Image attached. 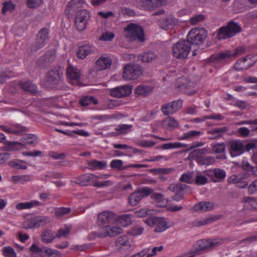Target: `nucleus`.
<instances>
[{"instance_id": "15", "label": "nucleus", "mask_w": 257, "mask_h": 257, "mask_svg": "<svg viewBox=\"0 0 257 257\" xmlns=\"http://www.w3.org/2000/svg\"><path fill=\"white\" fill-rule=\"evenodd\" d=\"M81 75L80 70L77 67L69 65L67 68V78L73 85L79 84Z\"/></svg>"}, {"instance_id": "62", "label": "nucleus", "mask_w": 257, "mask_h": 257, "mask_svg": "<svg viewBox=\"0 0 257 257\" xmlns=\"http://www.w3.org/2000/svg\"><path fill=\"white\" fill-rule=\"evenodd\" d=\"M144 231V228L141 226H136L134 227L131 230V233L135 236L141 235Z\"/></svg>"}, {"instance_id": "24", "label": "nucleus", "mask_w": 257, "mask_h": 257, "mask_svg": "<svg viewBox=\"0 0 257 257\" xmlns=\"http://www.w3.org/2000/svg\"><path fill=\"white\" fill-rule=\"evenodd\" d=\"M94 50L95 49L93 47L89 45H84L78 48L76 52V55L78 58L84 59Z\"/></svg>"}, {"instance_id": "6", "label": "nucleus", "mask_w": 257, "mask_h": 257, "mask_svg": "<svg viewBox=\"0 0 257 257\" xmlns=\"http://www.w3.org/2000/svg\"><path fill=\"white\" fill-rule=\"evenodd\" d=\"M206 152L205 149L195 150L189 154L188 158L195 160L199 164L210 165L214 162L215 160L212 157L205 156L204 155Z\"/></svg>"}, {"instance_id": "29", "label": "nucleus", "mask_w": 257, "mask_h": 257, "mask_svg": "<svg viewBox=\"0 0 257 257\" xmlns=\"http://www.w3.org/2000/svg\"><path fill=\"white\" fill-rule=\"evenodd\" d=\"M178 21L174 16L171 15L161 22V25L162 28L165 29H172L178 25Z\"/></svg>"}, {"instance_id": "20", "label": "nucleus", "mask_w": 257, "mask_h": 257, "mask_svg": "<svg viewBox=\"0 0 257 257\" xmlns=\"http://www.w3.org/2000/svg\"><path fill=\"white\" fill-rule=\"evenodd\" d=\"M95 178V175L85 173L78 176L76 178V182L83 186L92 185L94 186Z\"/></svg>"}, {"instance_id": "17", "label": "nucleus", "mask_w": 257, "mask_h": 257, "mask_svg": "<svg viewBox=\"0 0 257 257\" xmlns=\"http://www.w3.org/2000/svg\"><path fill=\"white\" fill-rule=\"evenodd\" d=\"M182 106L181 100H176L165 104L162 106V110L165 115L172 114L177 112Z\"/></svg>"}, {"instance_id": "13", "label": "nucleus", "mask_w": 257, "mask_h": 257, "mask_svg": "<svg viewBox=\"0 0 257 257\" xmlns=\"http://www.w3.org/2000/svg\"><path fill=\"white\" fill-rule=\"evenodd\" d=\"M89 17V12L85 10H81L76 13L75 24L78 30L81 31L85 29Z\"/></svg>"}, {"instance_id": "49", "label": "nucleus", "mask_w": 257, "mask_h": 257, "mask_svg": "<svg viewBox=\"0 0 257 257\" xmlns=\"http://www.w3.org/2000/svg\"><path fill=\"white\" fill-rule=\"evenodd\" d=\"M202 133L200 131H191L183 134V135L180 138V140H187L189 139L196 138L200 136Z\"/></svg>"}, {"instance_id": "9", "label": "nucleus", "mask_w": 257, "mask_h": 257, "mask_svg": "<svg viewBox=\"0 0 257 257\" xmlns=\"http://www.w3.org/2000/svg\"><path fill=\"white\" fill-rule=\"evenodd\" d=\"M116 224L114 221L112 223L108 225L101 227L98 232H93L94 237H103L107 236H114L122 232V229L120 227L115 226Z\"/></svg>"}, {"instance_id": "16", "label": "nucleus", "mask_w": 257, "mask_h": 257, "mask_svg": "<svg viewBox=\"0 0 257 257\" xmlns=\"http://www.w3.org/2000/svg\"><path fill=\"white\" fill-rule=\"evenodd\" d=\"M115 220V214L111 211L102 212L98 216V222L101 227L112 223Z\"/></svg>"}, {"instance_id": "57", "label": "nucleus", "mask_w": 257, "mask_h": 257, "mask_svg": "<svg viewBox=\"0 0 257 257\" xmlns=\"http://www.w3.org/2000/svg\"><path fill=\"white\" fill-rule=\"evenodd\" d=\"M182 147V144L179 142L170 143L162 145V148L164 150L180 148Z\"/></svg>"}, {"instance_id": "36", "label": "nucleus", "mask_w": 257, "mask_h": 257, "mask_svg": "<svg viewBox=\"0 0 257 257\" xmlns=\"http://www.w3.org/2000/svg\"><path fill=\"white\" fill-rule=\"evenodd\" d=\"M32 177L30 175H14L11 177L10 181L14 184L21 183L24 184L26 182L31 181Z\"/></svg>"}, {"instance_id": "4", "label": "nucleus", "mask_w": 257, "mask_h": 257, "mask_svg": "<svg viewBox=\"0 0 257 257\" xmlns=\"http://www.w3.org/2000/svg\"><path fill=\"white\" fill-rule=\"evenodd\" d=\"M126 37L130 41L143 42L145 40L144 33L142 28L136 24H130L125 28Z\"/></svg>"}, {"instance_id": "10", "label": "nucleus", "mask_w": 257, "mask_h": 257, "mask_svg": "<svg viewBox=\"0 0 257 257\" xmlns=\"http://www.w3.org/2000/svg\"><path fill=\"white\" fill-rule=\"evenodd\" d=\"M142 74V70L139 65L128 64L124 67L122 76L125 80H135L139 78Z\"/></svg>"}, {"instance_id": "11", "label": "nucleus", "mask_w": 257, "mask_h": 257, "mask_svg": "<svg viewBox=\"0 0 257 257\" xmlns=\"http://www.w3.org/2000/svg\"><path fill=\"white\" fill-rule=\"evenodd\" d=\"M153 190L148 187H143L132 193L128 198V202L131 206L137 205L145 196L151 194Z\"/></svg>"}, {"instance_id": "18", "label": "nucleus", "mask_w": 257, "mask_h": 257, "mask_svg": "<svg viewBox=\"0 0 257 257\" xmlns=\"http://www.w3.org/2000/svg\"><path fill=\"white\" fill-rule=\"evenodd\" d=\"M230 154L231 157H235L242 154L244 151L242 143L237 140H233L229 143Z\"/></svg>"}, {"instance_id": "54", "label": "nucleus", "mask_w": 257, "mask_h": 257, "mask_svg": "<svg viewBox=\"0 0 257 257\" xmlns=\"http://www.w3.org/2000/svg\"><path fill=\"white\" fill-rule=\"evenodd\" d=\"M15 8V6L11 1H7L3 3V7L2 8V13L4 14L8 12L13 11Z\"/></svg>"}, {"instance_id": "27", "label": "nucleus", "mask_w": 257, "mask_h": 257, "mask_svg": "<svg viewBox=\"0 0 257 257\" xmlns=\"http://www.w3.org/2000/svg\"><path fill=\"white\" fill-rule=\"evenodd\" d=\"M245 176L240 174H234L228 178L227 180L229 183L230 184H237L238 183V187L240 188H244L247 185V183L245 181L242 180L246 178Z\"/></svg>"}, {"instance_id": "39", "label": "nucleus", "mask_w": 257, "mask_h": 257, "mask_svg": "<svg viewBox=\"0 0 257 257\" xmlns=\"http://www.w3.org/2000/svg\"><path fill=\"white\" fill-rule=\"evenodd\" d=\"M88 165L92 170H100L106 168L107 166V163L105 161L92 160L88 163Z\"/></svg>"}, {"instance_id": "55", "label": "nucleus", "mask_w": 257, "mask_h": 257, "mask_svg": "<svg viewBox=\"0 0 257 257\" xmlns=\"http://www.w3.org/2000/svg\"><path fill=\"white\" fill-rule=\"evenodd\" d=\"M180 180L181 182L191 184L194 181L193 174L190 172L184 173L181 176Z\"/></svg>"}, {"instance_id": "22", "label": "nucleus", "mask_w": 257, "mask_h": 257, "mask_svg": "<svg viewBox=\"0 0 257 257\" xmlns=\"http://www.w3.org/2000/svg\"><path fill=\"white\" fill-rule=\"evenodd\" d=\"M221 240L219 239L211 240L201 239L197 242L199 249H205L206 248L214 247L219 245Z\"/></svg>"}, {"instance_id": "12", "label": "nucleus", "mask_w": 257, "mask_h": 257, "mask_svg": "<svg viewBox=\"0 0 257 257\" xmlns=\"http://www.w3.org/2000/svg\"><path fill=\"white\" fill-rule=\"evenodd\" d=\"M60 79V72L57 70H52L47 73L41 84L46 87L54 88L59 83Z\"/></svg>"}, {"instance_id": "53", "label": "nucleus", "mask_w": 257, "mask_h": 257, "mask_svg": "<svg viewBox=\"0 0 257 257\" xmlns=\"http://www.w3.org/2000/svg\"><path fill=\"white\" fill-rule=\"evenodd\" d=\"M215 179L213 180L214 182H219L221 179H224L226 176V173L223 170L220 169H215L213 171Z\"/></svg>"}, {"instance_id": "19", "label": "nucleus", "mask_w": 257, "mask_h": 257, "mask_svg": "<svg viewBox=\"0 0 257 257\" xmlns=\"http://www.w3.org/2000/svg\"><path fill=\"white\" fill-rule=\"evenodd\" d=\"M132 92V88L129 86H122L110 89V93L112 96L122 97L129 95Z\"/></svg>"}, {"instance_id": "37", "label": "nucleus", "mask_w": 257, "mask_h": 257, "mask_svg": "<svg viewBox=\"0 0 257 257\" xmlns=\"http://www.w3.org/2000/svg\"><path fill=\"white\" fill-rule=\"evenodd\" d=\"M23 144L17 143V144L20 146L27 145L35 146L38 143V140L36 136L32 134H29L23 137Z\"/></svg>"}, {"instance_id": "41", "label": "nucleus", "mask_w": 257, "mask_h": 257, "mask_svg": "<svg viewBox=\"0 0 257 257\" xmlns=\"http://www.w3.org/2000/svg\"><path fill=\"white\" fill-rule=\"evenodd\" d=\"M139 4L140 6L148 10H152L158 7L154 0H140Z\"/></svg>"}, {"instance_id": "2", "label": "nucleus", "mask_w": 257, "mask_h": 257, "mask_svg": "<svg viewBox=\"0 0 257 257\" xmlns=\"http://www.w3.org/2000/svg\"><path fill=\"white\" fill-rule=\"evenodd\" d=\"M191 44L186 40H180L172 47L173 56L178 59H185L187 57Z\"/></svg>"}, {"instance_id": "51", "label": "nucleus", "mask_w": 257, "mask_h": 257, "mask_svg": "<svg viewBox=\"0 0 257 257\" xmlns=\"http://www.w3.org/2000/svg\"><path fill=\"white\" fill-rule=\"evenodd\" d=\"M16 126L19 127L20 128V130H16L15 128L12 127V126L11 127H8L5 126H1V127L4 131L8 133H12L15 134H17L21 132H24L25 131V128L22 125L17 124Z\"/></svg>"}, {"instance_id": "60", "label": "nucleus", "mask_w": 257, "mask_h": 257, "mask_svg": "<svg viewBox=\"0 0 257 257\" xmlns=\"http://www.w3.org/2000/svg\"><path fill=\"white\" fill-rule=\"evenodd\" d=\"M123 162L121 160H113L110 163V166L112 168H116L118 170H121Z\"/></svg>"}, {"instance_id": "59", "label": "nucleus", "mask_w": 257, "mask_h": 257, "mask_svg": "<svg viewBox=\"0 0 257 257\" xmlns=\"http://www.w3.org/2000/svg\"><path fill=\"white\" fill-rule=\"evenodd\" d=\"M70 211V208L59 207L56 209L55 214L58 217H61L67 214H68Z\"/></svg>"}, {"instance_id": "61", "label": "nucleus", "mask_w": 257, "mask_h": 257, "mask_svg": "<svg viewBox=\"0 0 257 257\" xmlns=\"http://www.w3.org/2000/svg\"><path fill=\"white\" fill-rule=\"evenodd\" d=\"M248 192L253 194L257 192V179L253 180L248 186Z\"/></svg>"}, {"instance_id": "34", "label": "nucleus", "mask_w": 257, "mask_h": 257, "mask_svg": "<svg viewBox=\"0 0 257 257\" xmlns=\"http://www.w3.org/2000/svg\"><path fill=\"white\" fill-rule=\"evenodd\" d=\"M214 204L211 202H201L194 205V209L196 211H208L212 210Z\"/></svg>"}, {"instance_id": "45", "label": "nucleus", "mask_w": 257, "mask_h": 257, "mask_svg": "<svg viewBox=\"0 0 257 257\" xmlns=\"http://www.w3.org/2000/svg\"><path fill=\"white\" fill-rule=\"evenodd\" d=\"M42 254L44 257L60 256V254L57 250L47 247H43V252Z\"/></svg>"}, {"instance_id": "32", "label": "nucleus", "mask_w": 257, "mask_h": 257, "mask_svg": "<svg viewBox=\"0 0 257 257\" xmlns=\"http://www.w3.org/2000/svg\"><path fill=\"white\" fill-rule=\"evenodd\" d=\"M164 127L168 130H173L178 127L179 122L173 117H167L162 122Z\"/></svg>"}, {"instance_id": "25", "label": "nucleus", "mask_w": 257, "mask_h": 257, "mask_svg": "<svg viewBox=\"0 0 257 257\" xmlns=\"http://www.w3.org/2000/svg\"><path fill=\"white\" fill-rule=\"evenodd\" d=\"M48 31L46 29H43L38 34L36 40V47L37 48L43 47L48 41Z\"/></svg>"}, {"instance_id": "63", "label": "nucleus", "mask_w": 257, "mask_h": 257, "mask_svg": "<svg viewBox=\"0 0 257 257\" xmlns=\"http://www.w3.org/2000/svg\"><path fill=\"white\" fill-rule=\"evenodd\" d=\"M132 125L127 124H120L115 127V130L118 132L119 134L126 133L127 131L128 130Z\"/></svg>"}, {"instance_id": "48", "label": "nucleus", "mask_w": 257, "mask_h": 257, "mask_svg": "<svg viewBox=\"0 0 257 257\" xmlns=\"http://www.w3.org/2000/svg\"><path fill=\"white\" fill-rule=\"evenodd\" d=\"M153 211V210L149 208H144L135 211L134 214L136 217L141 218L152 214Z\"/></svg>"}, {"instance_id": "43", "label": "nucleus", "mask_w": 257, "mask_h": 257, "mask_svg": "<svg viewBox=\"0 0 257 257\" xmlns=\"http://www.w3.org/2000/svg\"><path fill=\"white\" fill-rule=\"evenodd\" d=\"M71 228L72 226L71 225H64L58 230V233L56 234V236L58 238L67 237L69 234Z\"/></svg>"}, {"instance_id": "14", "label": "nucleus", "mask_w": 257, "mask_h": 257, "mask_svg": "<svg viewBox=\"0 0 257 257\" xmlns=\"http://www.w3.org/2000/svg\"><path fill=\"white\" fill-rule=\"evenodd\" d=\"M116 246L120 252H129L135 248L133 243L125 235L121 236L117 238L116 241Z\"/></svg>"}, {"instance_id": "42", "label": "nucleus", "mask_w": 257, "mask_h": 257, "mask_svg": "<svg viewBox=\"0 0 257 257\" xmlns=\"http://www.w3.org/2000/svg\"><path fill=\"white\" fill-rule=\"evenodd\" d=\"M141 60L144 62L151 63L157 59V55L153 52L144 53L141 56Z\"/></svg>"}, {"instance_id": "50", "label": "nucleus", "mask_w": 257, "mask_h": 257, "mask_svg": "<svg viewBox=\"0 0 257 257\" xmlns=\"http://www.w3.org/2000/svg\"><path fill=\"white\" fill-rule=\"evenodd\" d=\"M20 84L22 88L26 91H30L33 93H35L37 91L36 85L34 84H33L30 81L21 82Z\"/></svg>"}, {"instance_id": "35", "label": "nucleus", "mask_w": 257, "mask_h": 257, "mask_svg": "<svg viewBox=\"0 0 257 257\" xmlns=\"http://www.w3.org/2000/svg\"><path fill=\"white\" fill-rule=\"evenodd\" d=\"M207 176H210L209 172L205 171L203 172H197L195 176V183L199 185H203L207 183Z\"/></svg>"}, {"instance_id": "40", "label": "nucleus", "mask_w": 257, "mask_h": 257, "mask_svg": "<svg viewBox=\"0 0 257 257\" xmlns=\"http://www.w3.org/2000/svg\"><path fill=\"white\" fill-rule=\"evenodd\" d=\"M151 198L155 200L156 205L159 207H164L167 204V201L163 198V195L160 193H153Z\"/></svg>"}, {"instance_id": "56", "label": "nucleus", "mask_w": 257, "mask_h": 257, "mask_svg": "<svg viewBox=\"0 0 257 257\" xmlns=\"http://www.w3.org/2000/svg\"><path fill=\"white\" fill-rule=\"evenodd\" d=\"M114 37V34L113 32L110 31H105L102 33L99 38V40L104 41H110Z\"/></svg>"}, {"instance_id": "28", "label": "nucleus", "mask_w": 257, "mask_h": 257, "mask_svg": "<svg viewBox=\"0 0 257 257\" xmlns=\"http://www.w3.org/2000/svg\"><path fill=\"white\" fill-rule=\"evenodd\" d=\"M87 4L85 0H71L67 6L66 12L70 13L71 10L75 11L80 8H84Z\"/></svg>"}, {"instance_id": "21", "label": "nucleus", "mask_w": 257, "mask_h": 257, "mask_svg": "<svg viewBox=\"0 0 257 257\" xmlns=\"http://www.w3.org/2000/svg\"><path fill=\"white\" fill-rule=\"evenodd\" d=\"M111 64V59L106 56L99 57L95 62L96 68L99 70H104L110 68Z\"/></svg>"}, {"instance_id": "5", "label": "nucleus", "mask_w": 257, "mask_h": 257, "mask_svg": "<svg viewBox=\"0 0 257 257\" xmlns=\"http://www.w3.org/2000/svg\"><path fill=\"white\" fill-rule=\"evenodd\" d=\"M207 37V32L203 28H196L188 33V41L190 43L199 45L202 44Z\"/></svg>"}, {"instance_id": "47", "label": "nucleus", "mask_w": 257, "mask_h": 257, "mask_svg": "<svg viewBox=\"0 0 257 257\" xmlns=\"http://www.w3.org/2000/svg\"><path fill=\"white\" fill-rule=\"evenodd\" d=\"M81 103L83 106H88L90 104H97L98 100L96 98L93 96H84L81 100Z\"/></svg>"}, {"instance_id": "3", "label": "nucleus", "mask_w": 257, "mask_h": 257, "mask_svg": "<svg viewBox=\"0 0 257 257\" xmlns=\"http://www.w3.org/2000/svg\"><path fill=\"white\" fill-rule=\"evenodd\" d=\"M245 49L240 47L236 48L234 51L227 50L217 54H214L209 59L210 62H222L227 60L232 57L239 56L243 54Z\"/></svg>"}, {"instance_id": "64", "label": "nucleus", "mask_w": 257, "mask_h": 257, "mask_svg": "<svg viewBox=\"0 0 257 257\" xmlns=\"http://www.w3.org/2000/svg\"><path fill=\"white\" fill-rule=\"evenodd\" d=\"M245 204L246 205H250L253 208L257 210V200L253 198L248 197L245 198Z\"/></svg>"}, {"instance_id": "1", "label": "nucleus", "mask_w": 257, "mask_h": 257, "mask_svg": "<svg viewBox=\"0 0 257 257\" xmlns=\"http://www.w3.org/2000/svg\"><path fill=\"white\" fill-rule=\"evenodd\" d=\"M150 227H155L154 231L157 233L164 232L171 227L170 223L164 217L152 216L144 221Z\"/></svg>"}, {"instance_id": "7", "label": "nucleus", "mask_w": 257, "mask_h": 257, "mask_svg": "<svg viewBox=\"0 0 257 257\" xmlns=\"http://www.w3.org/2000/svg\"><path fill=\"white\" fill-rule=\"evenodd\" d=\"M51 222V219L47 216H35L28 218L24 223L26 228H38L46 225Z\"/></svg>"}, {"instance_id": "33", "label": "nucleus", "mask_w": 257, "mask_h": 257, "mask_svg": "<svg viewBox=\"0 0 257 257\" xmlns=\"http://www.w3.org/2000/svg\"><path fill=\"white\" fill-rule=\"evenodd\" d=\"M41 204L40 202L37 200H31L29 202H25L18 203L16 207L19 210L29 209L33 207L38 206Z\"/></svg>"}, {"instance_id": "58", "label": "nucleus", "mask_w": 257, "mask_h": 257, "mask_svg": "<svg viewBox=\"0 0 257 257\" xmlns=\"http://www.w3.org/2000/svg\"><path fill=\"white\" fill-rule=\"evenodd\" d=\"M213 151L216 153H220L225 150V146L223 143H214L211 145Z\"/></svg>"}, {"instance_id": "31", "label": "nucleus", "mask_w": 257, "mask_h": 257, "mask_svg": "<svg viewBox=\"0 0 257 257\" xmlns=\"http://www.w3.org/2000/svg\"><path fill=\"white\" fill-rule=\"evenodd\" d=\"M132 222V215L130 214H125L115 217V223L119 224L122 226H126Z\"/></svg>"}, {"instance_id": "38", "label": "nucleus", "mask_w": 257, "mask_h": 257, "mask_svg": "<svg viewBox=\"0 0 257 257\" xmlns=\"http://www.w3.org/2000/svg\"><path fill=\"white\" fill-rule=\"evenodd\" d=\"M56 237H57L56 234H55L54 232L49 230L44 231L41 235L42 240L45 243L51 242Z\"/></svg>"}, {"instance_id": "26", "label": "nucleus", "mask_w": 257, "mask_h": 257, "mask_svg": "<svg viewBox=\"0 0 257 257\" xmlns=\"http://www.w3.org/2000/svg\"><path fill=\"white\" fill-rule=\"evenodd\" d=\"M186 187L185 185H183L181 183L171 184L169 187V189L176 193V195L174 196L173 199L177 201L179 200V199L182 198L183 195L182 192Z\"/></svg>"}, {"instance_id": "30", "label": "nucleus", "mask_w": 257, "mask_h": 257, "mask_svg": "<svg viewBox=\"0 0 257 257\" xmlns=\"http://www.w3.org/2000/svg\"><path fill=\"white\" fill-rule=\"evenodd\" d=\"M109 174H100L98 175H95L94 187L101 188L106 186H109L112 185V182L110 180H106L103 182L98 181L99 179H106L110 177Z\"/></svg>"}, {"instance_id": "44", "label": "nucleus", "mask_w": 257, "mask_h": 257, "mask_svg": "<svg viewBox=\"0 0 257 257\" xmlns=\"http://www.w3.org/2000/svg\"><path fill=\"white\" fill-rule=\"evenodd\" d=\"M9 165L18 169H26L27 167L25 163L20 160H14L9 162Z\"/></svg>"}, {"instance_id": "8", "label": "nucleus", "mask_w": 257, "mask_h": 257, "mask_svg": "<svg viewBox=\"0 0 257 257\" xmlns=\"http://www.w3.org/2000/svg\"><path fill=\"white\" fill-rule=\"evenodd\" d=\"M240 30V27L237 23L230 22L226 27L220 28L218 37L219 39H225L234 36Z\"/></svg>"}, {"instance_id": "52", "label": "nucleus", "mask_w": 257, "mask_h": 257, "mask_svg": "<svg viewBox=\"0 0 257 257\" xmlns=\"http://www.w3.org/2000/svg\"><path fill=\"white\" fill-rule=\"evenodd\" d=\"M3 253L6 257H18L14 249L10 246H6L3 249Z\"/></svg>"}, {"instance_id": "46", "label": "nucleus", "mask_w": 257, "mask_h": 257, "mask_svg": "<svg viewBox=\"0 0 257 257\" xmlns=\"http://www.w3.org/2000/svg\"><path fill=\"white\" fill-rule=\"evenodd\" d=\"M151 91V87L144 85H139L135 89L136 93L139 95H146Z\"/></svg>"}, {"instance_id": "23", "label": "nucleus", "mask_w": 257, "mask_h": 257, "mask_svg": "<svg viewBox=\"0 0 257 257\" xmlns=\"http://www.w3.org/2000/svg\"><path fill=\"white\" fill-rule=\"evenodd\" d=\"M254 63L251 60L250 56L244 58L242 60H238L234 65L235 68L237 70H245L249 68Z\"/></svg>"}]
</instances>
